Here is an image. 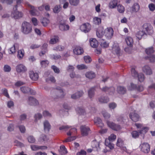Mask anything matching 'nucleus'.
Here are the masks:
<instances>
[{
  "label": "nucleus",
  "mask_w": 155,
  "mask_h": 155,
  "mask_svg": "<svg viewBox=\"0 0 155 155\" xmlns=\"http://www.w3.org/2000/svg\"><path fill=\"white\" fill-rule=\"evenodd\" d=\"M52 97L54 100L63 98L64 94L62 89L60 87H57L53 89L51 91Z\"/></svg>",
  "instance_id": "nucleus-1"
},
{
  "label": "nucleus",
  "mask_w": 155,
  "mask_h": 155,
  "mask_svg": "<svg viewBox=\"0 0 155 155\" xmlns=\"http://www.w3.org/2000/svg\"><path fill=\"white\" fill-rule=\"evenodd\" d=\"M21 31L25 34H28L31 32L32 27L30 23L24 21L22 24Z\"/></svg>",
  "instance_id": "nucleus-2"
},
{
  "label": "nucleus",
  "mask_w": 155,
  "mask_h": 155,
  "mask_svg": "<svg viewBox=\"0 0 155 155\" xmlns=\"http://www.w3.org/2000/svg\"><path fill=\"white\" fill-rule=\"evenodd\" d=\"M143 30L145 35H150L153 33V27L149 24H144L143 26Z\"/></svg>",
  "instance_id": "nucleus-3"
},
{
  "label": "nucleus",
  "mask_w": 155,
  "mask_h": 155,
  "mask_svg": "<svg viewBox=\"0 0 155 155\" xmlns=\"http://www.w3.org/2000/svg\"><path fill=\"white\" fill-rule=\"evenodd\" d=\"M17 5H15L13 8V11L12 12L11 16L12 17L15 19H18L23 16L22 13L17 11Z\"/></svg>",
  "instance_id": "nucleus-4"
},
{
  "label": "nucleus",
  "mask_w": 155,
  "mask_h": 155,
  "mask_svg": "<svg viewBox=\"0 0 155 155\" xmlns=\"http://www.w3.org/2000/svg\"><path fill=\"white\" fill-rule=\"evenodd\" d=\"M107 124L109 127L115 131H118L121 128L120 125L116 124L112 122L107 120Z\"/></svg>",
  "instance_id": "nucleus-5"
},
{
  "label": "nucleus",
  "mask_w": 155,
  "mask_h": 155,
  "mask_svg": "<svg viewBox=\"0 0 155 155\" xmlns=\"http://www.w3.org/2000/svg\"><path fill=\"white\" fill-rule=\"evenodd\" d=\"M91 29V26L88 23H84L80 27V29L85 33L89 32Z\"/></svg>",
  "instance_id": "nucleus-6"
},
{
  "label": "nucleus",
  "mask_w": 155,
  "mask_h": 155,
  "mask_svg": "<svg viewBox=\"0 0 155 155\" xmlns=\"http://www.w3.org/2000/svg\"><path fill=\"white\" fill-rule=\"evenodd\" d=\"M81 132L83 136H87L91 133L89 127L86 125H82L80 127Z\"/></svg>",
  "instance_id": "nucleus-7"
},
{
  "label": "nucleus",
  "mask_w": 155,
  "mask_h": 155,
  "mask_svg": "<svg viewBox=\"0 0 155 155\" xmlns=\"http://www.w3.org/2000/svg\"><path fill=\"white\" fill-rule=\"evenodd\" d=\"M148 130L147 127H145L143 128L142 130H140L139 132L136 131H133L131 132V134L132 137L135 138L139 137L140 134L145 133Z\"/></svg>",
  "instance_id": "nucleus-8"
},
{
  "label": "nucleus",
  "mask_w": 155,
  "mask_h": 155,
  "mask_svg": "<svg viewBox=\"0 0 155 155\" xmlns=\"http://www.w3.org/2000/svg\"><path fill=\"white\" fill-rule=\"evenodd\" d=\"M141 150L145 153H148L150 150V146L147 143H144L140 145Z\"/></svg>",
  "instance_id": "nucleus-9"
},
{
  "label": "nucleus",
  "mask_w": 155,
  "mask_h": 155,
  "mask_svg": "<svg viewBox=\"0 0 155 155\" xmlns=\"http://www.w3.org/2000/svg\"><path fill=\"white\" fill-rule=\"evenodd\" d=\"M100 89L102 91L107 93L111 95L113 94L115 91L114 87H108L104 86L102 88H100Z\"/></svg>",
  "instance_id": "nucleus-10"
},
{
  "label": "nucleus",
  "mask_w": 155,
  "mask_h": 155,
  "mask_svg": "<svg viewBox=\"0 0 155 155\" xmlns=\"http://www.w3.org/2000/svg\"><path fill=\"white\" fill-rule=\"evenodd\" d=\"M140 6L137 3H135L133 5L132 7H130L128 9L129 10V11L132 13H136L138 12L140 10Z\"/></svg>",
  "instance_id": "nucleus-11"
},
{
  "label": "nucleus",
  "mask_w": 155,
  "mask_h": 155,
  "mask_svg": "<svg viewBox=\"0 0 155 155\" xmlns=\"http://www.w3.org/2000/svg\"><path fill=\"white\" fill-rule=\"evenodd\" d=\"M113 30L111 28H109L105 30L104 35L108 39L111 38L113 35Z\"/></svg>",
  "instance_id": "nucleus-12"
},
{
  "label": "nucleus",
  "mask_w": 155,
  "mask_h": 155,
  "mask_svg": "<svg viewBox=\"0 0 155 155\" xmlns=\"http://www.w3.org/2000/svg\"><path fill=\"white\" fill-rule=\"evenodd\" d=\"M27 70L26 68L23 64H19L16 67V70L18 73L24 72Z\"/></svg>",
  "instance_id": "nucleus-13"
},
{
  "label": "nucleus",
  "mask_w": 155,
  "mask_h": 155,
  "mask_svg": "<svg viewBox=\"0 0 155 155\" xmlns=\"http://www.w3.org/2000/svg\"><path fill=\"white\" fill-rule=\"evenodd\" d=\"M20 90L21 92L24 94L30 93L34 94L35 92L33 93V90L27 87H20Z\"/></svg>",
  "instance_id": "nucleus-14"
},
{
  "label": "nucleus",
  "mask_w": 155,
  "mask_h": 155,
  "mask_svg": "<svg viewBox=\"0 0 155 155\" xmlns=\"http://www.w3.org/2000/svg\"><path fill=\"white\" fill-rule=\"evenodd\" d=\"M84 52L83 48L79 46L76 47L73 49V53L77 55H81Z\"/></svg>",
  "instance_id": "nucleus-15"
},
{
  "label": "nucleus",
  "mask_w": 155,
  "mask_h": 155,
  "mask_svg": "<svg viewBox=\"0 0 155 155\" xmlns=\"http://www.w3.org/2000/svg\"><path fill=\"white\" fill-rule=\"evenodd\" d=\"M129 116L132 120L134 122L138 121L139 118V115L135 112H132L130 113Z\"/></svg>",
  "instance_id": "nucleus-16"
},
{
  "label": "nucleus",
  "mask_w": 155,
  "mask_h": 155,
  "mask_svg": "<svg viewBox=\"0 0 155 155\" xmlns=\"http://www.w3.org/2000/svg\"><path fill=\"white\" fill-rule=\"evenodd\" d=\"M112 50L114 54H118L120 53V49L118 45L114 44L113 45Z\"/></svg>",
  "instance_id": "nucleus-17"
},
{
  "label": "nucleus",
  "mask_w": 155,
  "mask_h": 155,
  "mask_svg": "<svg viewBox=\"0 0 155 155\" xmlns=\"http://www.w3.org/2000/svg\"><path fill=\"white\" fill-rule=\"evenodd\" d=\"M143 71L147 75H151L152 72L150 67L148 65H145L142 68Z\"/></svg>",
  "instance_id": "nucleus-18"
},
{
  "label": "nucleus",
  "mask_w": 155,
  "mask_h": 155,
  "mask_svg": "<svg viewBox=\"0 0 155 155\" xmlns=\"http://www.w3.org/2000/svg\"><path fill=\"white\" fill-rule=\"evenodd\" d=\"M26 4L31 9L30 11V13L31 15L32 16H36L38 15L37 11L34 8V7L33 6L30 5L28 2L26 3Z\"/></svg>",
  "instance_id": "nucleus-19"
},
{
  "label": "nucleus",
  "mask_w": 155,
  "mask_h": 155,
  "mask_svg": "<svg viewBox=\"0 0 155 155\" xmlns=\"http://www.w3.org/2000/svg\"><path fill=\"white\" fill-rule=\"evenodd\" d=\"M29 75L31 79L34 81L37 80L39 77L38 74L37 73L34 72L32 71H29Z\"/></svg>",
  "instance_id": "nucleus-20"
},
{
  "label": "nucleus",
  "mask_w": 155,
  "mask_h": 155,
  "mask_svg": "<svg viewBox=\"0 0 155 155\" xmlns=\"http://www.w3.org/2000/svg\"><path fill=\"white\" fill-rule=\"evenodd\" d=\"M31 147L32 150L36 151L39 150H45L47 148V147L45 146H38L37 145H31Z\"/></svg>",
  "instance_id": "nucleus-21"
},
{
  "label": "nucleus",
  "mask_w": 155,
  "mask_h": 155,
  "mask_svg": "<svg viewBox=\"0 0 155 155\" xmlns=\"http://www.w3.org/2000/svg\"><path fill=\"white\" fill-rule=\"evenodd\" d=\"M28 104L31 105L35 106L38 104V102L36 99L30 97L28 98Z\"/></svg>",
  "instance_id": "nucleus-22"
},
{
  "label": "nucleus",
  "mask_w": 155,
  "mask_h": 155,
  "mask_svg": "<svg viewBox=\"0 0 155 155\" xmlns=\"http://www.w3.org/2000/svg\"><path fill=\"white\" fill-rule=\"evenodd\" d=\"M117 2V0H111L109 3V7L111 9L115 8L118 5Z\"/></svg>",
  "instance_id": "nucleus-23"
},
{
  "label": "nucleus",
  "mask_w": 155,
  "mask_h": 155,
  "mask_svg": "<svg viewBox=\"0 0 155 155\" xmlns=\"http://www.w3.org/2000/svg\"><path fill=\"white\" fill-rule=\"evenodd\" d=\"M44 130L45 132H48L51 129V126L48 121L47 120L43 123Z\"/></svg>",
  "instance_id": "nucleus-24"
},
{
  "label": "nucleus",
  "mask_w": 155,
  "mask_h": 155,
  "mask_svg": "<svg viewBox=\"0 0 155 155\" xmlns=\"http://www.w3.org/2000/svg\"><path fill=\"white\" fill-rule=\"evenodd\" d=\"M69 26L68 25L64 23H61L59 25V28L60 30L62 31H66L68 30L69 29Z\"/></svg>",
  "instance_id": "nucleus-25"
},
{
  "label": "nucleus",
  "mask_w": 155,
  "mask_h": 155,
  "mask_svg": "<svg viewBox=\"0 0 155 155\" xmlns=\"http://www.w3.org/2000/svg\"><path fill=\"white\" fill-rule=\"evenodd\" d=\"M104 29L102 27H99L98 28L97 32L96 35L99 38H101L102 37L103 35Z\"/></svg>",
  "instance_id": "nucleus-26"
},
{
  "label": "nucleus",
  "mask_w": 155,
  "mask_h": 155,
  "mask_svg": "<svg viewBox=\"0 0 155 155\" xmlns=\"http://www.w3.org/2000/svg\"><path fill=\"white\" fill-rule=\"evenodd\" d=\"M94 122L98 126L102 127L103 126V124L100 118L99 117H97L95 118Z\"/></svg>",
  "instance_id": "nucleus-27"
},
{
  "label": "nucleus",
  "mask_w": 155,
  "mask_h": 155,
  "mask_svg": "<svg viewBox=\"0 0 155 155\" xmlns=\"http://www.w3.org/2000/svg\"><path fill=\"white\" fill-rule=\"evenodd\" d=\"M98 101L102 103H106L109 102V99L107 97H101L98 99Z\"/></svg>",
  "instance_id": "nucleus-28"
},
{
  "label": "nucleus",
  "mask_w": 155,
  "mask_h": 155,
  "mask_svg": "<svg viewBox=\"0 0 155 155\" xmlns=\"http://www.w3.org/2000/svg\"><path fill=\"white\" fill-rule=\"evenodd\" d=\"M85 76L89 79H92L95 77V74L92 71L87 72L85 74Z\"/></svg>",
  "instance_id": "nucleus-29"
},
{
  "label": "nucleus",
  "mask_w": 155,
  "mask_h": 155,
  "mask_svg": "<svg viewBox=\"0 0 155 155\" xmlns=\"http://www.w3.org/2000/svg\"><path fill=\"white\" fill-rule=\"evenodd\" d=\"M59 41V37L57 36H54L51 38L50 43L51 44H54L58 42Z\"/></svg>",
  "instance_id": "nucleus-30"
},
{
  "label": "nucleus",
  "mask_w": 155,
  "mask_h": 155,
  "mask_svg": "<svg viewBox=\"0 0 155 155\" xmlns=\"http://www.w3.org/2000/svg\"><path fill=\"white\" fill-rule=\"evenodd\" d=\"M91 46L93 48H95L97 47L98 45L97 41L94 38L91 40L90 41Z\"/></svg>",
  "instance_id": "nucleus-31"
},
{
  "label": "nucleus",
  "mask_w": 155,
  "mask_h": 155,
  "mask_svg": "<svg viewBox=\"0 0 155 155\" xmlns=\"http://www.w3.org/2000/svg\"><path fill=\"white\" fill-rule=\"evenodd\" d=\"M88 94L89 97L90 98H92L95 94V89L92 87L89 89L88 91Z\"/></svg>",
  "instance_id": "nucleus-32"
},
{
  "label": "nucleus",
  "mask_w": 155,
  "mask_h": 155,
  "mask_svg": "<svg viewBox=\"0 0 155 155\" xmlns=\"http://www.w3.org/2000/svg\"><path fill=\"white\" fill-rule=\"evenodd\" d=\"M146 59H148L151 63H153L155 62V55L154 54H150L148 55L145 58Z\"/></svg>",
  "instance_id": "nucleus-33"
},
{
  "label": "nucleus",
  "mask_w": 155,
  "mask_h": 155,
  "mask_svg": "<svg viewBox=\"0 0 155 155\" xmlns=\"http://www.w3.org/2000/svg\"><path fill=\"white\" fill-rule=\"evenodd\" d=\"M59 151L61 155L65 154L68 152L67 149L64 146L60 147Z\"/></svg>",
  "instance_id": "nucleus-34"
},
{
  "label": "nucleus",
  "mask_w": 155,
  "mask_h": 155,
  "mask_svg": "<svg viewBox=\"0 0 155 155\" xmlns=\"http://www.w3.org/2000/svg\"><path fill=\"white\" fill-rule=\"evenodd\" d=\"M117 92L120 94H124L126 93V90L124 87L122 86H119L117 87Z\"/></svg>",
  "instance_id": "nucleus-35"
},
{
  "label": "nucleus",
  "mask_w": 155,
  "mask_h": 155,
  "mask_svg": "<svg viewBox=\"0 0 155 155\" xmlns=\"http://www.w3.org/2000/svg\"><path fill=\"white\" fill-rule=\"evenodd\" d=\"M18 45L17 43L15 44L9 50V52L10 54H13L15 52V48L18 47Z\"/></svg>",
  "instance_id": "nucleus-36"
},
{
  "label": "nucleus",
  "mask_w": 155,
  "mask_h": 155,
  "mask_svg": "<svg viewBox=\"0 0 155 155\" xmlns=\"http://www.w3.org/2000/svg\"><path fill=\"white\" fill-rule=\"evenodd\" d=\"M100 45L102 48H106L108 47L109 44L104 40H101L100 41Z\"/></svg>",
  "instance_id": "nucleus-37"
},
{
  "label": "nucleus",
  "mask_w": 155,
  "mask_h": 155,
  "mask_svg": "<svg viewBox=\"0 0 155 155\" xmlns=\"http://www.w3.org/2000/svg\"><path fill=\"white\" fill-rule=\"evenodd\" d=\"M146 53L148 55L152 54L154 52L153 50V48L152 47H151L146 48L145 50Z\"/></svg>",
  "instance_id": "nucleus-38"
},
{
  "label": "nucleus",
  "mask_w": 155,
  "mask_h": 155,
  "mask_svg": "<svg viewBox=\"0 0 155 155\" xmlns=\"http://www.w3.org/2000/svg\"><path fill=\"white\" fill-rule=\"evenodd\" d=\"M76 110L80 115H84L85 114V110L82 107H77L76 109Z\"/></svg>",
  "instance_id": "nucleus-39"
},
{
  "label": "nucleus",
  "mask_w": 155,
  "mask_h": 155,
  "mask_svg": "<svg viewBox=\"0 0 155 155\" xmlns=\"http://www.w3.org/2000/svg\"><path fill=\"white\" fill-rule=\"evenodd\" d=\"M105 145L110 149H112L114 148V145L110 141H109V140H105Z\"/></svg>",
  "instance_id": "nucleus-40"
},
{
  "label": "nucleus",
  "mask_w": 155,
  "mask_h": 155,
  "mask_svg": "<svg viewBox=\"0 0 155 155\" xmlns=\"http://www.w3.org/2000/svg\"><path fill=\"white\" fill-rule=\"evenodd\" d=\"M125 40L128 46H131L132 45L133 41L132 38L130 37H127L126 38Z\"/></svg>",
  "instance_id": "nucleus-41"
},
{
  "label": "nucleus",
  "mask_w": 155,
  "mask_h": 155,
  "mask_svg": "<svg viewBox=\"0 0 155 155\" xmlns=\"http://www.w3.org/2000/svg\"><path fill=\"white\" fill-rule=\"evenodd\" d=\"M145 34L143 30L137 32L136 34V36L139 40L141 39L142 37Z\"/></svg>",
  "instance_id": "nucleus-42"
},
{
  "label": "nucleus",
  "mask_w": 155,
  "mask_h": 155,
  "mask_svg": "<svg viewBox=\"0 0 155 155\" xmlns=\"http://www.w3.org/2000/svg\"><path fill=\"white\" fill-rule=\"evenodd\" d=\"M61 7L60 5H55L53 9V12L55 13H58L61 10Z\"/></svg>",
  "instance_id": "nucleus-43"
},
{
  "label": "nucleus",
  "mask_w": 155,
  "mask_h": 155,
  "mask_svg": "<svg viewBox=\"0 0 155 155\" xmlns=\"http://www.w3.org/2000/svg\"><path fill=\"white\" fill-rule=\"evenodd\" d=\"M24 52L23 50L21 49L18 51L17 57L19 59H21L24 56Z\"/></svg>",
  "instance_id": "nucleus-44"
},
{
  "label": "nucleus",
  "mask_w": 155,
  "mask_h": 155,
  "mask_svg": "<svg viewBox=\"0 0 155 155\" xmlns=\"http://www.w3.org/2000/svg\"><path fill=\"white\" fill-rule=\"evenodd\" d=\"M70 4L72 5L76 6L79 3V0H69Z\"/></svg>",
  "instance_id": "nucleus-45"
},
{
  "label": "nucleus",
  "mask_w": 155,
  "mask_h": 155,
  "mask_svg": "<svg viewBox=\"0 0 155 155\" xmlns=\"http://www.w3.org/2000/svg\"><path fill=\"white\" fill-rule=\"evenodd\" d=\"M41 22L43 26H46L49 23V21L48 19L46 18H43L41 20Z\"/></svg>",
  "instance_id": "nucleus-46"
},
{
  "label": "nucleus",
  "mask_w": 155,
  "mask_h": 155,
  "mask_svg": "<svg viewBox=\"0 0 155 155\" xmlns=\"http://www.w3.org/2000/svg\"><path fill=\"white\" fill-rule=\"evenodd\" d=\"M64 48L63 46L58 45L54 48L53 50L57 51H61L64 50Z\"/></svg>",
  "instance_id": "nucleus-47"
},
{
  "label": "nucleus",
  "mask_w": 155,
  "mask_h": 155,
  "mask_svg": "<svg viewBox=\"0 0 155 155\" xmlns=\"http://www.w3.org/2000/svg\"><path fill=\"white\" fill-rule=\"evenodd\" d=\"M49 62L47 60H45L41 61L40 62L41 65L42 67H46L49 64Z\"/></svg>",
  "instance_id": "nucleus-48"
},
{
  "label": "nucleus",
  "mask_w": 155,
  "mask_h": 155,
  "mask_svg": "<svg viewBox=\"0 0 155 155\" xmlns=\"http://www.w3.org/2000/svg\"><path fill=\"white\" fill-rule=\"evenodd\" d=\"M117 10L120 13L124 12L125 11V9L124 7L121 5H118L117 6Z\"/></svg>",
  "instance_id": "nucleus-49"
},
{
  "label": "nucleus",
  "mask_w": 155,
  "mask_h": 155,
  "mask_svg": "<svg viewBox=\"0 0 155 155\" xmlns=\"http://www.w3.org/2000/svg\"><path fill=\"white\" fill-rule=\"evenodd\" d=\"M137 77L138 78L139 81L141 82H143L145 78L144 75L142 73H140Z\"/></svg>",
  "instance_id": "nucleus-50"
},
{
  "label": "nucleus",
  "mask_w": 155,
  "mask_h": 155,
  "mask_svg": "<svg viewBox=\"0 0 155 155\" xmlns=\"http://www.w3.org/2000/svg\"><path fill=\"white\" fill-rule=\"evenodd\" d=\"M35 118V121L37 122L38 120L41 118L42 117V115L40 113H37L35 114L34 116Z\"/></svg>",
  "instance_id": "nucleus-51"
},
{
  "label": "nucleus",
  "mask_w": 155,
  "mask_h": 155,
  "mask_svg": "<svg viewBox=\"0 0 155 155\" xmlns=\"http://www.w3.org/2000/svg\"><path fill=\"white\" fill-rule=\"evenodd\" d=\"M131 72L132 76L134 77H137L138 75V73L135 70V68H132L131 69Z\"/></svg>",
  "instance_id": "nucleus-52"
},
{
  "label": "nucleus",
  "mask_w": 155,
  "mask_h": 155,
  "mask_svg": "<svg viewBox=\"0 0 155 155\" xmlns=\"http://www.w3.org/2000/svg\"><path fill=\"white\" fill-rule=\"evenodd\" d=\"M102 114L103 117L106 119H108L110 117V114L105 111H103Z\"/></svg>",
  "instance_id": "nucleus-53"
},
{
  "label": "nucleus",
  "mask_w": 155,
  "mask_h": 155,
  "mask_svg": "<svg viewBox=\"0 0 155 155\" xmlns=\"http://www.w3.org/2000/svg\"><path fill=\"white\" fill-rule=\"evenodd\" d=\"M117 121L118 122L120 123H123L124 122L125 120L123 116L121 115L120 116L117 117Z\"/></svg>",
  "instance_id": "nucleus-54"
},
{
  "label": "nucleus",
  "mask_w": 155,
  "mask_h": 155,
  "mask_svg": "<svg viewBox=\"0 0 155 155\" xmlns=\"http://www.w3.org/2000/svg\"><path fill=\"white\" fill-rule=\"evenodd\" d=\"M3 70L5 72H9L11 70V68L8 65H5L3 67Z\"/></svg>",
  "instance_id": "nucleus-55"
},
{
  "label": "nucleus",
  "mask_w": 155,
  "mask_h": 155,
  "mask_svg": "<svg viewBox=\"0 0 155 155\" xmlns=\"http://www.w3.org/2000/svg\"><path fill=\"white\" fill-rule=\"evenodd\" d=\"M71 127L68 125H63L59 127V129L60 130H64L66 131L68 130Z\"/></svg>",
  "instance_id": "nucleus-56"
},
{
  "label": "nucleus",
  "mask_w": 155,
  "mask_h": 155,
  "mask_svg": "<svg viewBox=\"0 0 155 155\" xmlns=\"http://www.w3.org/2000/svg\"><path fill=\"white\" fill-rule=\"evenodd\" d=\"M76 138L75 136L70 137L66 139L65 140L63 141L64 142H70L75 140Z\"/></svg>",
  "instance_id": "nucleus-57"
},
{
  "label": "nucleus",
  "mask_w": 155,
  "mask_h": 155,
  "mask_svg": "<svg viewBox=\"0 0 155 155\" xmlns=\"http://www.w3.org/2000/svg\"><path fill=\"white\" fill-rule=\"evenodd\" d=\"M116 137V136L114 134H111L110 136L109 137L108 139L106 140H109V141H113L115 140Z\"/></svg>",
  "instance_id": "nucleus-58"
},
{
  "label": "nucleus",
  "mask_w": 155,
  "mask_h": 155,
  "mask_svg": "<svg viewBox=\"0 0 155 155\" xmlns=\"http://www.w3.org/2000/svg\"><path fill=\"white\" fill-rule=\"evenodd\" d=\"M28 141L31 143H34L35 140L33 136H30L28 137Z\"/></svg>",
  "instance_id": "nucleus-59"
},
{
  "label": "nucleus",
  "mask_w": 155,
  "mask_h": 155,
  "mask_svg": "<svg viewBox=\"0 0 155 155\" xmlns=\"http://www.w3.org/2000/svg\"><path fill=\"white\" fill-rule=\"evenodd\" d=\"M94 21L95 24L99 25L101 22V19L98 17H95L94 18Z\"/></svg>",
  "instance_id": "nucleus-60"
},
{
  "label": "nucleus",
  "mask_w": 155,
  "mask_h": 155,
  "mask_svg": "<svg viewBox=\"0 0 155 155\" xmlns=\"http://www.w3.org/2000/svg\"><path fill=\"white\" fill-rule=\"evenodd\" d=\"M91 146L93 148L97 147L99 146V143L95 140H94L92 142Z\"/></svg>",
  "instance_id": "nucleus-61"
},
{
  "label": "nucleus",
  "mask_w": 155,
  "mask_h": 155,
  "mask_svg": "<svg viewBox=\"0 0 155 155\" xmlns=\"http://www.w3.org/2000/svg\"><path fill=\"white\" fill-rule=\"evenodd\" d=\"M46 80L47 82L50 81L52 83H55L56 81L54 77L52 76H50L48 78L46 79Z\"/></svg>",
  "instance_id": "nucleus-62"
},
{
  "label": "nucleus",
  "mask_w": 155,
  "mask_h": 155,
  "mask_svg": "<svg viewBox=\"0 0 155 155\" xmlns=\"http://www.w3.org/2000/svg\"><path fill=\"white\" fill-rule=\"evenodd\" d=\"M77 68L79 70H82L85 69H87V67L84 64L81 65H78L77 66Z\"/></svg>",
  "instance_id": "nucleus-63"
},
{
  "label": "nucleus",
  "mask_w": 155,
  "mask_h": 155,
  "mask_svg": "<svg viewBox=\"0 0 155 155\" xmlns=\"http://www.w3.org/2000/svg\"><path fill=\"white\" fill-rule=\"evenodd\" d=\"M51 68L52 69L54 72L57 74H59L60 73V70L55 65H53L51 66Z\"/></svg>",
  "instance_id": "nucleus-64"
}]
</instances>
